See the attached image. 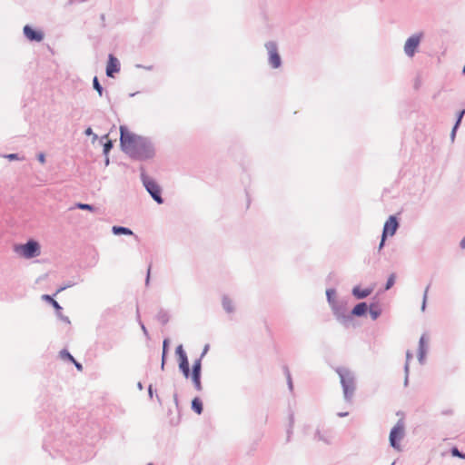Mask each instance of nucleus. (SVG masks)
Instances as JSON below:
<instances>
[{
  "label": "nucleus",
  "mask_w": 465,
  "mask_h": 465,
  "mask_svg": "<svg viewBox=\"0 0 465 465\" xmlns=\"http://www.w3.org/2000/svg\"><path fill=\"white\" fill-rule=\"evenodd\" d=\"M120 145L122 150L131 157L138 160L152 158L154 150L151 143L144 137L137 135L127 126H120Z\"/></svg>",
  "instance_id": "obj_1"
},
{
  "label": "nucleus",
  "mask_w": 465,
  "mask_h": 465,
  "mask_svg": "<svg viewBox=\"0 0 465 465\" xmlns=\"http://www.w3.org/2000/svg\"><path fill=\"white\" fill-rule=\"evenodd\" d=\"M15 252L26 259H30L40 254V245L37 242L31 240L25 244L15 246Z\"/></svg>",
  "instance_id": "obj_2"
},
{
  "label": "nucleus",
  "mask_w": 465,
  "mask_h": 465,
  "mask_svg": "<svg viewBox=\"0 0 465 465\" xmlns=\"http://www.w3.org/2000/svg\"><path fill=\"white\" fill-rule=\"evenodd\" d=\"M338 372L341 378V385L343 387L344 397L349 400L352 396L355 389L354 379L349 371L341 370Z\"/></svg>",
  "instance_id": "obj_3"
},
{
  "label": "nucleus",
  "mask_w": 465,
  "mask_h": 465,
  "mask_svg": "<svg viewBox=\"0 0 465 465\" xmlns=\"http://www.w3.org/2000/svg\"><path fill=\"white\" fill-rule=\"evenodd\" d=\"M143 182L146 190L152 195V197L158 203H163V199L161 197V189L159 185L154 181L144 175L143 176Z\"/></svg>",
  "instance_id": "obj_4"
},
{
  "label": "nucleus",
  "mask_w": 465,
  "mask_h": 465,
  "mask_svg": "<svg viewBox=\"0 0 465 465\" xmlns=\"http://www.w3.org/2000/svg\"><path fill=\"white\" fill-rule=\"evenodd\" d=\"M398 226H399V224H398L396 218L394 216H390L389 219L386 221L384 227H383L382 237H381V241L380 247H379L380 249L382 248V246L384 244V241L387 236L394 235V233L396 232V231L398 229Z\"/></svg>",
  "instance_id": "obj_5"
},
{
  "label": "nucleus",
  "mask_w": 465,
  "mask_h": 465,
  "mask_svg": "<svg viewBox=\"0 0 465 465\" xmlns=\"http://www.w3.org/2000/svg\"><path fill=\"white\" fill-rule=\"evenodd\" d=\"M404 436V425L401 421L398 422L391 430L390 443L395 449H400L399 441Z\"/></svg>",
  "instance_id": "obj_6"
},
{
  "label": "nucleus",
  "mask_w": 465,
  "mask_h": 465,
  "mask_svg": "<svg viewBox=\"0 0 465 465\" xmlns=\"http://www.w3.org/2000/svg\"><path fill=\"white\" fill-rule=\"evenodd\" d=\"M421 38L422 34L420 33L407 39L404 45V52L408 56L412 57L414 55L416 49L418 48L420 43Z\"/></svg>",
  "instance_id": "obj_7"
},
{
  "label": "nucleus",
  "mask_w": 465,
  "mask_h": 465,
  "mask_svg": "<svg viewBox=\"0 0 465 465\" xmlns=\"http://www.w3.org/2000/svg\"><path fill=\"white\" fill-rule=\"evenodd\" d=\"M176 353L179 357L180 370L182 371V372L185 378H189L190 377L189 362H188L186 353L184 352L182 345H179L176 348Z\"/></svg>",
  "instance_id": "obj_8"
},
{
  "label": "nucleus",
  "mask_w": 465,
  "mask_h": 465,
  "mask_svg": "<svg viewBox=\"0 0 465 465\" xmlns=\"http://www.w3.org/2000/svg\"><path fill=\"white\" fill-rule=\"evenodd\" d=\"M266 48L269 53V63L273 68H278L281 65V57L276 44L270 42L266 45Z\"/></svg>",
  "instance_id": "obj_9"
},
{
  "label": "nucleus",
  "mask_w": 465,
  "mask_h": 465,
  "mask_svg": "<svg viewBox=\"0 0 465 465\" xmlns=\"http://www.w3.org/2000/svg\"><path fill=\"white\" fill-rule=\"evenodd\" d=\"M201 368H202L201 360L198 359L193 362V371L190 374V376L192 377V381L194 384V387L197 391L202 390V384H201V380H200Z\"/></svg>",
  "instance_id": "obj_10"
},
{
  "label": "nucleus",
  "mask_w": 465,
  "mask_h": 465,
  "mask_svg": "<svg viewBox=\"0 0 465 465\" xmlns=\"http://www.w3.org/2000/svg\"><path fill=\"white\" fill-rule=\"evenodd\" d=\"M120 64L117 58H115L113 54H109V59L106 66V74L109 77H114V73L119 72Z\"/></svg>",
  "instance_id": "obj_11"
},
{
  "label": "nucleus",
  "mask_w": 465,
  "mask_h": 465,
  "mask_svg": "<svg viewBox=\"0 0 465 465\" xmlns=\"http://www.w3.org/2000/svg\"><path fill=\"white\" fill-rule=\"evenodd\" d=\"M25 35L31 41L41 42L44 38V35L40 31H35L29 25L24 27Z\"/></svg>",
  "instance_id": "obj_12"
},
{
  "label": "nucleus",
  "mask_w": 465,
  "mask_h": 465,
  "mask_svg": "<svg viewBox=\"0 0 465 465\" xmlns=\"http://www.w3.org/2000/svg\"><path fill=\"white\" fill-rule=\"evenodd\" d=\"M367 311H368L367 304L365 302H361L353 308L351 312L355 316H362L367 312Z\"/></svg>",
  "instance_id": "obj_13"
},
{
  "label": "nucleus",
  "mask_w": 465,
  "mask_h": 465,
  "mask_svg": "<svg viewBox=\"0 0 465 465\" xmlns=\"http://www.w3.org/2000/svg\"><path fill=\"white\" fill-rule=\"evenodd\" d=\"M371 292V289H361L359 287H355L353 289V294L359 298V299H362V298H365L367 297L368 295H370Z\"/></svg>",
  "instance_id": "obj_14"
},
{
  "label": "nucleus",
  "mask_w": 465,
  "mask_h": 465,
  "mask_svg": "<svg viewBox=\"0 0 465 465\" xmlns=\"http://www.w3.org/2000/svg\"><path fill=\"white\" fill-rule=\"evenodd\" d=\"M192 408L197 414H201L203 411V403L201 400L198 398L193 399L192 402Z\"/></svg>",
  "instance_id": "obj_15"
},
{
  "label": "nucleus",
  "mask_w": 465,
  "mask_h": 465,
  "mask_svg": "<svg viewBox=\"0 0 465 465\" xmlns=\"http://www.w3.org/2000/svg\"><path fill=\"white\" fill-rule=\"evenodd\" d=\"M113 232L114 234H133V232L130 229L121 226H114Z\"/></svg>",
  "instance_id": "obj_16"
},
{
  "label": "nucleus",
  "mask_w": 465,
  "mask_h": 465,
  "mask_svg": "<svg viewBox=\"0 0 465 465\" xmlns=\"http://www.w3.org/2000/svg\"><path fill=\"white\" fill-rule=\"evenodd\" d=\"M369 312L372 320H376L381 314V310L377 305L374 304L371 305Z\"/></svg>",
  "instance_id": "obj_17"
},
{
  "label": "nucleus",
  "mask_w": 465,
  "mask_h": 465,
  "mask_svg": "<svg viewBox=\"0 0 465 465\" xmlns=\"http://www.w3.org/2000/svg\"><path fill=\"white\" fill-rule=\"evenodd\" d=\"M43 299L50 302L56 311H60L62 308L59 303L49 295H43Z\"/></svg>",
  "instance_id": "obj_18"
},
{
  "label": "nucleus",
  "mask_w": 465,
  "mask_h": 465,
  "mask_svg": "<svg viewBox=\"0 0 465 465\" xmlns=\"http://www.w3.org/2000/svg\"><path fill=\"white\" fill-rule=\"evenodd\" d=\"M104 138L107 140L104 144V154H107L113 147V143L108 140V134L104 135Z\"/></svg>",
  "instance_id": "obj_19"
},
{
  "label": "nucleus",
  "mask_w": 465,
  "mask_h": 465,
  "mask_svg": "<svg viewBox=\"0 0 465 465\" xmlns=\"http://www.w3.org/2000/svg\"><path fill=\"white\" fill-rule=\"evenodd\" d=\"M93 84H94V88L97 91L98 94L100 96H102V94H103V87L99 84V81H98L96 76L94 78Z\"/></svg>",
  "instance_id": "obj_20"
},
{
  "label": "nucleus",
  "mask_w": 465,
  "mask_h": 465,
  "mask_svg": "<svg viewBox=\"0 0 465 465\" xmlns=\"http://www.w3.org/2000/svg\"><path fill=\"white\" fill-rule=\"evenodd\" d=\"M223 305L224 309L228 312H232L233 310L232 302L228 299L223 300Z\"/></svg>",
  "instance_id": "obj_21"
},
{
  "label": "nucleus",
  "mask_w": 465,
  "mask_h": 465,
  "mask_svg": "<svg viewBox=\"0 0 465 465\" xmlns=\"http://www.w3.org/2000/svg\"><path fill=\"white\" fill-rule=\"evenodd\" d=\"M168 341H163V357H162V369H163L164 362H165V354H166V348H167Z\"/></svg>",
  "instance_id": "obj_22"
},
{
  "label": "nucleus",
  "mask_w": 465,
  "mask_h": 465,
  "mask_svg": "<svg viewBox=\"0 0 465 465\" xmlns=\"http://www.w3.org/2000/svg\"><path fill=\"white\" fill-rule=\"evenodd\" d=\"M394 282H395V275H394V274H391V275L389 277L388 281H387V283H386V290H389L391 287H392V286H393V284H394Z\"/></svg>",
  "instance_id": "obj_23"
},
{
  "label": "nucleus",
  "mask_w": 465,
  "mask_h": 465,
  "mask_svg": "<svg viewBox=\"0 0 465 465\" xmlns=\"http://www.w3.org/2000/svg\"><path fill=\"white\" fill-rule=\"evenodd\" d=\"M451 454H452L453 456H455V457H459V458H461V459H465V455H464V454H462V453H460V452L459 451V450H458L456 447H454V448H452V449H451Z\"/></svg>",
  "instance_id": "obj_24"
},
{
  "label": "nucleus",
  "mask_w": 465,
  "mask_h": 465,
  "mask_svg": "<svg viewBox=\"0 0 465 465\" xmlns=\"http://www.w3.org/2000/svg\"><path fill=\"white\" fill-rule=\"evenodd\" d=\"M77 207L82 210L93 211V206L86 203H78Z\"/></svg>",
  "instance_id": "obj_25"
},
{
  "label": "nucleus",
  "mask_w": 465,
  "mask_h": 465,
  "mask_svg": "<svg viewBox=\"0 0 465 465\" xmlns=\"http://www.w3.org/2000/svg\"><path fill=\"white\" fill-rule=\"evenodd\" d=\"M61 355L64 359H67L71 361H74V358L68 351H64L61 352Z\"/></svg>",
  "instance_id": "obj_26"
},
{
  "label": "nucleus",
  "mask_w": 465,
  "mask_h": 465,
  "mask_svg": "<svg viewBox=\"0 0 465 465\" xmlns=\"http://www.w3.org/2000/svg\"><path fill=\"white\" fill-rule=\"evenodd\" d=\"M464 114H465V109H464V110H462V111L460 113L459 118H458L457 123H456V124H455V126H454V128H453V131H452V134H454V133H455V131H456L457 126L460 124V121H461V118H462V116L464 115Z\"/></svg>",
  "instance_id": "obj_27"
},
{
  "label": "nucleus",
  "mask_w": 465,
  "mask_h": 465,
  "mask_svg": "<svg viewBox=\"0 0 465 465\" xmlns=\"http://www.w3.org/2000/svg\"><path fill=\"white\" fill-rule=\"evenodd\" d=\"M38 161L44 164L45 163V156L44 153H39L38 154Z\"/></svg>",
  "instance_id": "obj_28"
},
{
  "label": "nucleus",
  "mask_w": 465,
  "mask_h": 465,
  "mask_svg": "<svg viewBox=\"0 0 465 465\" xmlns=\"http://www.w3.org/2000/svg\"><path fill=\"white\" fill-rule=\"evenodd\" d=\"M326 294H327V297H328L329 302H331V298H332V295H334V291H332V290H328V291L326 292Z\"/></svg>",
  "instance_id": "obj_29"
},
{
  "label": "nucleus",
  "mask_w": 465,
  "mask_h": 465,
  "mask_svg": "<svg viewBox=\"0 0 465 465\" xmlns=\"http://www.w3.org/2000/svg\"><path fill=\"white\" fill-rule=\"evenodd\" d=\"M6 158L9 160H16L18 157H17V154H15V153H10V154L6 155Z\"/></svg>",
  "instance_id": "obj_30"
},
{
  "label": "nucleus",
  "mask_w": 465,
  "mask_h": 465,
  "mask_svg": "<svg viewBox=\"0 0 465 465\" xmlns=\"http://www.w3.org/2000/svg\"><path fill=\"white\" fill-rule=\"evenodd\" d=\"M73 362H74V364L75 365V367L77 368L78 371H81L83 370V366H82L81 363L77 362L75 360Z\"/></svg>",
  "instance_id": "obj_31"
},
{
  "label": "nucleus",
  "mask_w": 465,
  "mask_h": 465,
  "mask_svg": "<svg viewBox=\"0 0 465 465\" xmlns=\"http://www.w3.org/2000/svg\"><path fill=\"white\" fill-rule=\"evenodd\" d=\"M150 275H151V265L149 266L148 271H147L146 284L149 283Z\"/></svg>",
  "instance_id": "obj_32"
},
{
  "label": "nucleus",
  "mask_w": 465,
  "mask_h": 465,
  "mask_svg": "<svg viewBox=\"0 0 465 465\" xmlns=\"http://www.w3.org/2000/svg\"><path fill=\"white\" fill-rule=\"evenodd\" d=\"M460 247H461L462 249H465V237H464V238L461 240V242H460Z\"/></svg>",
  "instance_id": "obj_33"
},
{
  "label": "nucleus",
  "mask_w": 465,
  "mask_h": 465,
  "mask_svg": "<svg viewBox=\"0 0 465 465\" xmlns=\"http://www.w3.org/2000/svg\"><path fill=\"white\" fill-rule=\"evenodd\" d=\"M85 134H86L87 135L92 134H93L92 129H91V128H87V129L85 130Z\"/></svg>",
  "instance_id": "obj_34"
},
{
  "label": "nucleus",
  "mask_w": 465,
  "mask_h": 465,
  "mask_svg": "<svg viewBox=\"0 0 465 465\" xmlns=\"http://www.w3.org/2000/svg\"><path fill=\"white\" fill-rule=\"evenodd\" d=\"M411 357V353H407V359H410Z\"/></svg>",
  "instance_id": "obj_35"
},
{
  "label": "nucleus",
  "mask_w": 465,
  "mask_h": 465,
  "mask_svg": "<svg viewBox=\"0 0 465 465\" xmlns=\"http://www.w3.org/2000/svg\"><path fill=\"white\" fill-rule=\"evenodd\" d=\"M420 344L423 343V337L420 338Z\"/></svg>",
  "instance_id": "obj_36"
},
{
  "label": "nucleus",
  "mask_w": 465,
  "mask_h": 465,
  "mask_svg": "<svg viewBox=\"0 0 465 465\" xmlns=\"http://www.w3.org/2000/svg\"><path fill=\"white\" fill-rule=\"evenodd\" d=\"M148 465H153V464H152V463H149Z\"/></svg>",
  "instance_id": "obj_37"
}]
</instances>
